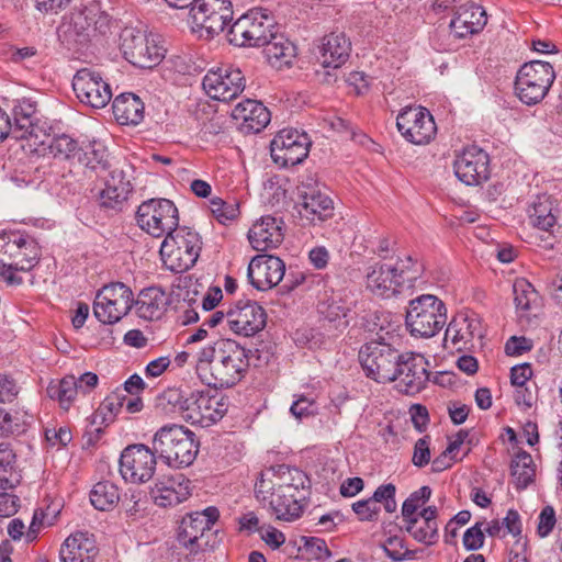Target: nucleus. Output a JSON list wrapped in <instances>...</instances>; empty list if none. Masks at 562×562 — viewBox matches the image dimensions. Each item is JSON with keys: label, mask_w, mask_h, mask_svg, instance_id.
<instances>
[{"label": "nucleus", "mask_w": 562, "mask_h": 562, "mask_svg": "<svg viewBox=\"0 0 562 562\" xmlns=\"http://www.w3.org/2000/svg\"><path fill=\"white\" fill-rule=\"evenodd\" d=\"M42 256L34 237L23 232H8L0 235V280L9 286L33 284L32 270Z\"/></svg>", "instance_id": "nucleus-1"}, {"label": "nucleus", "mask_w": 562, "mask_h": 562, "mask_svg": "<svg viewBox=\"0 0 562 562\" xmlns=\"http://www.w3.org/2000/svg\"><path fill=\"white\" fill-rule=\"evenodd\" d=\"M112 24L113 19L101 2L93 0L63 16L57 26V37L63 47L78 53L88 46L93 34L110 33Z\"/></svg>", "instance_id": "nucleus-2"}, {"label": "nucleus", "mask_w": 562, "mask_h": 562, "mask_svg": "<svg viewBox=\"0 0 562 562\" xmlns=\"http://www.w3.org/2000/svg\"><path fill=\"white\" fill-rule=\"evenodd\" d=\"M153 449L167 465L180 469L193 463L199 452V441L190 429L170 424L156 431Z\"/></svg>", "instance_id": "nucleus-3"}, {"label": "nucleus", "mask_w": 562, "mask_h": 562, "mask_svg": "<svg viewBox=\"0 0 562 562\" xmlns=\"http://www.w3.org/2000/svg\"><path fill=\"white\" fill-rule=\"evenodd\" d=\"M395 340L397 336L372 338L361 347L359 359L367 376L379 383L394 381L403 353L395 348Z\"/></svg>", "instance_id": "nucleus-4"}, {"label": "nucleus", "mask_w": 562, "mask_h": 562, "mask_svg": "<svg viewBox=\"0 0 562 562\" xmlns=\"http://www.w3.org/2000/svg\"><path fill=\"white\" fill-rule=\"evenodd\" d=\"M201 249L202 241L196 232L178 227L165 237L159 254L167 269L180 273L194 266Z\"/></svg>", "instance_id": "nucleus-5"}, {"label": "nucleus", "mask_w": 562, "mask_h": 562, "mask_svg": "<svg viewBox=\"0 0 562 562\" xmlns=\"http://www.w3.org/2000/svg\"><path fill=\"white\" fill-rule=\"evenodd\" d=\"M405 323L413 336L434 337L447 323L446 305L435 295H419L409 301Z\"/></svg>", "instance_id": "nucleus-6"}, {"label": "nucleus", "mask_w": 562, "mask_h": 562, "mask_svg": "<svg viewBox=\"0 0 562 562\" xmlns=\"http://www.w3.org/2000/svg\"><path fill=\"white\" fill-rule=\"evenodd\" d=\"M274 29L273 18L261 9H255L233 23L227 33V40L238 47H259L271 38Z\"/></svg>", "instance_id": "nucleus-7"}, {"label": "nucleus", "mask_w": 562, "mask_h": 562, "mask_svg": "<svg viewBox=\"0 0 562 562\" xmlns=\"http://www.w3.org/2000/svg\"><path fill=\"white\" fill-rule=\"evenodd\" d=\"M554 79L555 72L550 63L542 60L526 63L516 76V94L527 105L537 104L547 95Z\"/></svg>", "instance_id": "nucleus-8"}, {"label": "nucleus", "mask_w": 562, "mask_h": 562, "mask_svg": "<svg viewBox=\"0 0 562 562\" xmlns=\"http://www.w3.org/2000/svg\"><path fill=\"white\" fill-rule=\"evenodd\" d=\"M120 38L124 58L135 67L150 69L159 65L165 57L166 49L153 34L125 27Z\"/></svg>", "instance_id": "nucleus-9"}, {"label": "nucleus", "mask_w": 562, "mask_h": 562, "mask_svg": "<svg viewBox=\"0 0 562 562\" xmlns=\"http://www.w3.org/2000/svg\"><path fill=\"white\" fill-rule=\"evenodd\" d=\"M249 352L238 342L226 339L222 356L215 366H212V379L202 378L207 385L214 389L231 387L241 380L249 367Z\"/></svg>", "instance_id": "nucleus-10"}, {"label": "nucleus", "mask_w": 562, "mask_h": 562, "mask_svg": "<svg viewBox=\"0 0 562 562\" xmlns=\"http://www.w3.org/2000/svg\"><path fill=\"white\" fill-rule=\"evenodd\" d=\"M138 226L153 237L171 234L179 227L178 209L168 199H150L143 202L136 212Z\"/></svg>", "instance_id": "nucleus-11"}, {"label": "nucleus", "mask_w": 562, "mask_h": 562, "mask_svg": "<svg viewBox=\"0 0 562 562\" xmlns=\"http://www.w3.org/2000/svg\"><path fill=\"white\" fill-rule=\"evenodd\" d=\"M189 405L184 420L207 428L220 422L228 411V397L214 390L189 392Z\"/></svg>", "instance_id": "nucleus-12"}, {"label": "nucleus", "mask_w": 562, "mask_h": 562, "mask_svg": "<svg viewBox=\"0 0 562 562\" xmlns=\"http://www.w3.org/2000/svg\"><path fill=\"white\" fill-rule=\"evenodd\" d=\"M132 290L122 282H113L98 291L93 302V314L103 324H115L132 308Z\"/></svg>", "instance_id": "nucleus-13"}, {"label": "nucleus", "mask_w": 562, "mask_h": 562, "mask_svg": "<svg viewBox=\"0 0 562 562\" xmlns=\"http://www.w3.org/2000/svg\"><path fill=\"white\" fill-rule=\"evenodd\" d=\"M310 146L311 139L305 132L283 128L271 140V158L281 167H293L304 161Z\"/></svg>", "instance_id": "nucleus-14"}, {"label": "nucleus", "mask_w": 562, "mask_h": 562, "mask_svg": "<svg viewBox=\"0 0 562 562\" xmlns=\"http://www.w3.org/2000/svg\"><path fill=\"white\" fill-rule=\"evenodd\" d=\"M401 135L415 145L429 144L437 133L431 113L424 106H406L396 117Z\"/></svg>", "instance_id": "nucleus-15"}, {"label": "nucleus", "mask_w": 562, "mask_h": 562, "mask_svg": "<svg viewBox=\"0 0 562 562\" xmlns=\"http://www.w3.org/2000/svg\"><path fill=\"white\" fill-rule=\"evenodd\" d=\"M154 449L143 443L127 446L120 457V473L126 482L146 483L155 474L157 458Z\"/></svg>", "instance_id": "nucleus-16"}, {"label": "nucleus", "mask_w": 562, "mask_h": 562, "mask_svg": "<svg viewBox=\"0 0 562 562\" xmlns=\"http://www.w3.org/2000/svg\"><path fill=\"white\" fill-rule=\"evenodd\" d=\"M233 14L231 0H198L190 10L193 23L205 30L209 37L222 33L233 20Z\"/></svg>", "instance_id": "nucleus-17"}, {"label": "nucleus", "mask_w": 562, "mask_h": 562, "mask_svg": "<svg viewBox=\"0 0 562 562\" xmlns=\"http://www.w3.org/2000/svg\"><path fill=\"white\" fill-rule=\"evenodd\" d=\"M218 517L220 512L214 506H210L201 512L187 514L179 525L178 541L191 554L199 553L203 549L201 540L211 530Z\"/></svg>", "instance_id": "nucleus-18"}, {"label": "nucleus", "mask_w": 562, "mask_h": 562, "mask_svg": "<svg viewBox=\"0 0 562 562\" xmlns=\"http://www.w3.org/2000/svg\"><path fill=\"white\" fill-rule=\"evenodd\" d=\"M202 86L212 99L228 102L244 91L246 80L239 68L229 65L209 70Z\"/></svg>", "instance_id": "nucleus-19"}, {"label": "nucleus", "mask_w": 562, "mask_h": 562, "mask_svg": "<svg viewBox=\"0 0 562 562\" xmlns=\"http://www.w3.org/2000/svg\"><path fill=\"white\" fill-rule=\"evenodd\" d=\"M226 323L235 334L250 337L265 328L267 314L257 302L239 300L226 311Z\"/></svg>", "instance_id": "nucleus-20"}, {"label": "nucleus", "mask_w": 562, "mask_h": 562, "mask_svg": "<svg viewBox=\"0 0 562 562\" xmlns=\"http://www.w3.org/2000/svg\"><path fill=\"white\" fill-rule=\"evenodd\" d=\"M396 366L397 389L405 394H416L425 389L429 380L427 359L415 352H403Z\"/></svg>", "instance_id": "nucleus-21"}, {"label": "nucleus", "mask_w": 562, "mask_h": 562, "mask_svg": "<svg viewBox=\"0 0 562 562\" xmlns=\"http://www.w3.org/2000/svg\"><path fill=\"white\" fill-rule=\"evenodd\" d=\"M72 88L80 102L94 109L104 108L112 99L110 85L99 72L89 68H82L76 72Z\"/></svg>", "instance_id": "nucleus-22"}, {"label": "nucleus", "mask_w": 562, "mask_h": 562, "mask_svg": "<svg viewBox=\"0 0 562 562\" xmlns=\"http://www.w3.org/2000/svg\"><path fill=\"white\" fill-rule=\"evenodd\" d=\"M456 176L468 186H477L490 178V156L482 148L472 145L456 156Z\"/></svg>", "instance_id": "nucleus-23"}, {"label": "nucleus", "mask_w": 562, "mask_h": 562, "mask_svg": "<svg viewBox=\"0 0 562 562\" xmlns=\"http://www.w3.org/2000/svg\"><path fill=\"white\" fill-rule=\"evenodd\" d=\"M297 212L302 218L315 225L334 215L333 200L318 188L302 184L297 188Z\"/></svg>", "instance_id": "nucleus-24"}, {"label": "nucleus", "mask_w": 562, "mask_h": 562, "mask_svg": "<svg viewBox=\"0 0 562 562\" xmlns=\"http://www.w3.org/2000/svg\"><path fill=\"white\" fill-rule=\"evenodd\" d=\"M284 273L285 263L283 260L267 254L255 256L247 269L250 284L259 291H266L278 285Z\"/></svg>", "instance_id": "nucleus-25"}, {"label": "nucleus", "mask_w": 562, "mask_h": 562, "mask_svg": "<svg viewBox=\"0 0 562 562\" xmlns=\"http://www.w3.org/2000/svg\"><path fill=\"white\" fill-rule=\"evenodd\" d=\"M483 338L481 319L474 313L460 312L453 316L445 333V341L451 340L458 350L471 349L475 339Z\"/></svg>", "instance_id": "nucleus-26"}, {"label": "nucleus", "mask_w": 562, "mask_h": 562, "mask_svg": "<svg viewBox=\"0 0 562 562\" xmlns=\"http://www.w3.org/2000/svg\"><path fill=\"white\" fill-rule=\"evenodd\" d=\"M190 481L183 474L164 475L150 488V496L159 507L176 506L190 495Z\"/></svg>", "instance_id": "nucleus-27"}, {"label": "nucleus", "mask_w": 562, "mask_h": 562, "mask_svg": "<svg viewBox=\"0 0 562 562\" xmlns=\"http://www.w3.org/2000/svg\"><path fill=\"white\" fill-rule=\"evenodd\" d=\"M284 239V222L271 215L262 216L248 232V240L257 251L277 248Z\"/></svg>", "instance_id": "nucleus-28"}, {"label": "nucleus", "mask_w": 562, "mask_h": 562, "mask_svg": "<svg viewBox=\"0 0 562 562\" xmlns=\"http://www.w3.org/2000/svg\"><path fill=\"white\" fill-rule=\"evenodd\" d=\"M487 15L483 7L469 2L461 4L450 21V29L459 38L476 34L486 25Z\"/></svg>", "instance_id": "nucleus-29"}, {"label": "nucleus", "mask_w": 562, "mask_h": 562, "mask_svg": "<svg viewBox=\"0 0 562 562\" xmlns=\"http://www.w3.org/2000/svg\"><path fill=\"white\" fill-rule=\"evenodd\" d=\"M98 553L93 535L77 531L66 538L59 550L60 562H93Z\"/></svg>", "instance_id": "nucleus-30"}, {"label": "nucleus", "mask_w": 562, "mask_h": 562, "mask_svg": "<svg viewBox=\"0 0 562 562\" xmlns=\"http://www.w3.org/2000/svg\"><path fill=\"white\" fill-rule=\"evenodd\" d=\"M232 116L240 122V128L245 133H259L271 120L269 110L261 102L251 99L235 105Z\"/></svg>", "instance_id": "nucleus-31"}, {"label": "nucleus", "mask_w": 562, "mask_h": 562, "mask_svg": "<svg viewBox=\"0 0 562 562\" xmlns=\"http://www.w3.org/2000/svg\"><path fill=\"white\" fill-rule=\"evenodd\" d=\"M366 288L374 295L391 297L400 293L396 269L386 263L375 262L368 267Z\"/></svg>", "instance_id": "nucleus-32"}, {"label": "nucleus", "mask_w": 562, "mask_h": 562, "mask_svg": "<svg viewBox=\"0 0 562 562\" xmlns=\"http://www.w3.org/2000/svg\"><path fill=\"white\" fill-rule=\"evenodd\" d=\"M351 43L344 33L325 35L318 45L317 59L325 68H338L347 61Z\"/></svg>", "instance_id": "nucleus-33"}, {"label": "nucleus", "mask_w": 562, "mask_h": 562, "mask_svg": "<svg viewBox=\"0 0 562 562\" xmlns=\"http://www.w3.org/2000/svg\"><path fill=\"white\" fill-rule=\"evenodd\" d=\"M36 111V102L31 99L23 98L14 102L12 108L13 122L11 121L12 138H38L37 127L35 125Z\"/></svg>", "instance_id": "nucleus-34"}, {"label": "nucleus", "mask_w": 562, "mask_h": 562, "mask_svg": "<svg viewBox=\"0 0 562 562\" xmlns=\"http://www.w3.org/2000/svg\"><path fill=\"white\" fill-rule=\"evenodd\" d=\"M132 186L123 170L114 169L105 181V187L99 193V204L103 209L121 210L132 192Z\"/></svg>", "instance_id": "nucleus-35"}, {"label": "nucleus", "mask_w": 562, "mask_h": 562, "mask_svg": "<svg viewBox=\"0 0 562 562\" xmlns=\"http://www.w3.org/2000/svg\"><path fill=\"white\" fill-rule=\"evenodd\" d=\"M263 55L273 68L282 69L292 65L296 57V46L283 34L274 31L263 45Z\"/></svg>", "instance_id": "nucleus-36"}, {"label": "nucleus", "mask_w": 562, "mask_h": 562, "mask_svg": "<svg viewBox=\"0 0 562 562\" xmlns=\"http://www.w3.org/2000/svg\"><path fill=\"white\" fill-rule=\"evenodd\" d=\"M113 114L122 125H137L144 119V103L134 93H122L112 103Z\"/></svg>", "instance_id": "nucleus-37"}, {"label": "nucleus", "mask_w": 562, "mask_h": 562, "mask_svg": "<svg viewBox=\"0 0 562 562\" xmlns=\"http://www.w3.org/2000/svg\"><path fill=\"white\" fill-rule=\"evenodd\" d=\"M22 471L11 445L0 442V490H14L21 484Z\"/></svg>", "instance_id": "nucleus-38"}, {"label": "nucleus", "mask_w": 562, "mask_h": 562, "mask_svg": "<svg viewBox=\"0 0 562 562\" xmlns=\"http://www.w3.org/2000/svg\"><path fill=\"white\" fill-rule=\"evenodd\" d=\"M135 306L140 318L147 321L159 318L165 307V292L157 286L146 288L139 292Z\"/></svg>", "instance_id": "nucleus-39"}, {"label": "nucleus", "mask_w": 562, "mask_h": 562, "mask_svg": "<svg viewBox=\"0 0 562 562\" xmlns=\"http://www.w3.org/2000/svg\"><path fill=\"white\" fill-rule=\"evenodd\" d=\"M514 302L520 315H536L541 307V296L535 286L526 279L520 278L513 285Z\"/></svg>", "instance_id": "nucleus-40"}, {"label": "nucleus", "mask_w": 562, "mask_h": 562, "mask_svg": "<svg viewBox=\"0 0 562 562\" xmlns=\"http://www.w3.org/2000/svg\"><path fill=\"white\" fill-rule=\"evenodd\" d=\"M187 400H189V392L179 387H168L156 396L155 408L166 416L179 414L184 419L189 405Z\"/></svg>", "instance_id": "nucleus-41"}, {"label": "nucleus", "mask_w": 562, "mask_h": 562, "mask_svg": "<svg viewBox=\"0 0 562 562\" xmlns=\"http://www.w3.org/2000/svg\"><path fill=\"white\" fill-rule=\"evenodd\" d=\"M555 207L550 195H538L528 207L529 221L532 226L550 231L557 223Z\"/></svg>", "instance_id": "nucleus-42"}, {"label": "nucleus", "mask_w": 562, "mask_h": 562, "mask_svg": "<svg viewBox=\"0 0 562 562\" xmlns=\"http://www.w3.org/2000/svg\"><path fill=\"white\" fill-rule=\"evenodd\" d=\"M120 501V490L110 481L98 482L90 491L91 505L100 512L112 510Z\"/></svg>", "instance_id": "nucleus-43"}, {"label": "nucleus", "mask_w": 562, "mask_h": 562, "mask_svg": "<svg viewBox=\"0 0 562 562\" xmlns=\"http://www.w3.org/2000/svg\"><path fill=\"white\" fill-rule=\"evenodd\" d=\"M40 144L47 145L55 158L66 160L77 159L79 151H82L78 142L67 134L47 135L46 139L40 140Z\"/></svg>", "instance_id": "nucleus-44"}, {"label": "nucleus", "mask_w": 562, "mask_h": 562, "mask_svg": "<svg viewBox=\"0 0 562 562\" xmlns=\"http://www.w3.org/2000/svg\"><path fill=\"white\" fill-rule=\"evenodd\" d=\"M510 472L516 490H525L533 481L536 474L531 456L526 451L518 452L512 461Z\"/></svg>", "instance_id": "nucleus-45"}, {"label": "nucleus", "mask_w": 562, "mask_h": 562, "mask_svg": "<svg viewBox=\"0 0 562 562\" xmlns=\"http://www.w3.org/2000/svg\"><path fill=\"white\" fill-rule=\"evenodd\" d=\"M303 498L294 496L281 497V492H276V495L270 499V507L278 519L292 521L299 518L303 510Z\"/></svg>", "instance_id": "nucleus-46"}, {"label": "nucleus", "mask_w": 562, "mask_h": 562, "mask_svg": "<svg viewBox=\"0 0 562 562\" xmlns=\"http://www.w3.org/2000/svg\"><path fill=\"white\" fill-rule=\"evenodd\" d=\"M126 401V394L116 390L109 394L93 414V424H110L122 411Z\"/></svg>", "instance_id": "nucleus-47"}, {"label": "nucleus", "mask_w": 562, "mask_h": 562, "mask_svg": "<svg viewBox=\"0 0 562 562\" xmlns=\"http://www.w3.org/2000/svg\"><path fill=\"white\" fill-rule=\"evenodd\" d=\"M78 382L76 376L67 375L57 383H50L47 389V395L52 400H57L60 406L67 409L78 393Z\"/></svg>", "instance_id": "nucleus-48"}, {"label": "nucleus", "mask_w": 562, "mask_h": 562, "mask_svg": "<svg viewBox=\"0 0 562 562\" xmlns=\"http://www.w3.org/2000/svg\"><path fill=\"white\" fill-rule=\"evenodd\" d=\"M391 315L384 311H374L363 317V327L367 331L375 334L374 338L396 336Z\"/></svg>", "instance_id": "nucleus-49"}, {"label": "nucleus", "mask_w": 562, "mask_h": 562, "mask_svg": "<svg viewBox=\"0 0 562 562\" xmlns=\"http://www.w3.org/2000/svg\"><path fill=\"white\" fill-rule=\"evenodd\" d=\"M226 344V339H220L212 345H209L202 348L196 357V371L200 378H207L204 372L210 371V378L212 379V366H215L218 362V359L223 355V348Z\"/></svg>", "instance_id": "nucleus-50"}, {"label": "nucleus", "mask_w": 562, "mask_h": 562, "mask_svg": "<svg viewBox=\"0 0 562 562\" xmlns=\"http://www.w3.org/2000/svg\"><path fill=\"white\" fill-rule=\"evenodd\" d=\"M77 160L91 170H105L108 168V153L100 144H89L79 151Z\"/></svg>", "instance_id": "nucleus-51"}, {"label": "nucleus", "mask_w": 562, "mask_h": 562, "mask_svg": "<svg viewBox=\"0 0 562 562\" xmlns=\"http://www.w3.org/2000/svg\"><path fill=\"white\" fill-rule=\"evenodd\" d=\"M419 516H415V521L405 522V531H407L416 541L426 546L435 544L438 541V524L431 521H424L420 527H417Z\"/></svg>", "instance_id": "nucleus-52"}, {"label": "nucleus", "mask_w": 562, "mask_h": 562, "mask_svg": "<svg viewBox=\"0 0 562 562\" xmlns=\"http://www.w3.org/2000/svg\"><path fill=\"white\" fill-rule=\"evenodd\" d=\"M431 496V488L429 486H422L419 490L413 492L402 505V516L405 522H414L418 508L429 501Z\"/></svg>", "instance_id": "nucleus-53"}, {"label": "nucleus", "mask_w": 562, "mask_h": 562, "mask_svg": "<svg viewBox=\"0 0 562 562\" xmlns=\"http://www.w3.org/2000/svg\"><path fill=\"white\" fill-rule=\"evenodd\" d=\"M277 490L283 486L292 485L293 483L304 485L308 482L305 473L296 468H291L286 464L274 465Z\"/></svg>", "instance_id": "nucleus-54"}, {"label": "nucleus", "mask_w": 562, "mask_h": 562, "mask_svg": "<svg viewBox=\"0 0 562 562\" xmlns=\"http://www.w3.org/2000/svg\"><path fill=\"white\" fill-rule=\"evenodd\" d=\"M210 210L221 224H226L239 215V205L237 202L224 201L217 196L210 200Z\"/></svg>", "instance_id": "nucleus-55"}, {"label": "nucleus", "mask_w": 562, "mask_h": 562, "mask_svg": "<svg viewBox=\"0 0 562 562\" xmlns=\"http://www.w3.org/2000/svg\"><path fill=\"white\" fill-rule=\"evenodd\" d=\"M274 468L270 467L262 471L260 479L256 482L255 492L257 498L266 499L269 495L272 498L277 492Z\"/></svg>", "instance_id": "nucleus-56"}, {"label": "nucleus", "mask_w": 562, "mask_h": 562, "mask_svg": "<svg viewBox=\"0 0 562 562\" xmlns=\"http://www.w3.org/2000/svg\"><path fill=\"white\" fill-rule=\"evenodd\" d=\"M404 548V540L397 536H393L386 539V542L383 546V551L385 552L386 557H389L393 561L401 562L407 558L414 557V551L405 550V552H402L401 550H403Z\"/></svg>", "instance_id": "nucleus-57"}, {"label": "nucleus", "mask_w": 562, "mask_h": 562, "mask_svg": "<svg viewBox=\"0 0 562 562\" xmlns=\"http://www.w3.org/2000/svg\"><path fill=\"white\" fill-rule=\"evenodd\" d=\"M424 267L417 260L412 263L411 269H403L396 272V279H398L400 293L404 289L414 286V283L422 277Z\"/></svg>", "instance_id": "nucleus-58"}, {"label": "nucleus", "mask_w": 562, "mask_h": 562, "mask_svg": "<svg viewBox=\"0 0 562 562\" xmlns=\"http://www.w3.org/2000/svg\"><path fill=\"white\" fill-rule=\"evenodd\" d=\"M352 510L358 516L360 521H375L378 520L380 506L368 499L358 501L352 504Z\"/></svg>", "instance_id": "nucleus-59"}, {"label": "nucleus", "mask_w": 562, "mask_h": 562, "mask_svg": "<svg viewBox=\"0 0 562 562\" xmlns=\"http://www.w3.org/2000/svg\"><path fill=\"white\" fill-rule=\"evenodd\" d=\"M24 430V424L20 423L16 416L0 408V437L19 435Z\"/></svg>", "instance_id": "nucleus-60"}, {"label": "nucleus", "mask_w": 562, "mask_h": 562, "mask_svg": "<svg viewBox=\"0 0 562 562\" xmlns=\"http://www.w3.org/2000/svg\"><path fill=\"white\" fill-rule=\"evenodd\" d=\"M430 437L419 438L414 446L412 462L417 468L426 467L430 461Z\"/></svg>", "instance_id": "nucleus-61"}, {"label": "nucleus", "mask_w": 562, "mask_h": 562, "mask_svg": "<svg viewBox=\"0 0 562 562\" xmlns=\"http://www.w3.org/2000/svg\"><path fill=\"white\" fill-rule=\"evenodd\" d=\"M482 526L483 522H476L465 530L463 535V546L467 550L475 551L483 547L485 537Z\"/></svg>", "instance_id": "nucleus-62"}, {"label": "nucleus", "mask_w": 562, "mask_h": 562, "mask_svg": "<svg viewBox=\"0 0 562 562\" xmlns=\"http://www.w3.org/2000/svg\"><path fill=\"white\" fill-rule=\"evenodd\" d=\"M319 313L329 322H335L341 317H346L348 308L336 300L323 302L318 305Z\"/></svg>", "instance_id": "nucleus-63"}, {"label": "nucleus", "mask_w": 562, "mask_h": 562, "mask_svg": "<svg viewBox=\"0 0 562 562\" xmlns=\"http://www.w3.org/2000/svg\"><path fill=\"white\" fill-rule=\"evenodd\" d=\"M555 521V513L553 507L546 506L539 515V522L537 528L538 535L542 538L547 537L552 531Z\"/></svg>", "instance_id": "nucleus-64"}]
</instances>
